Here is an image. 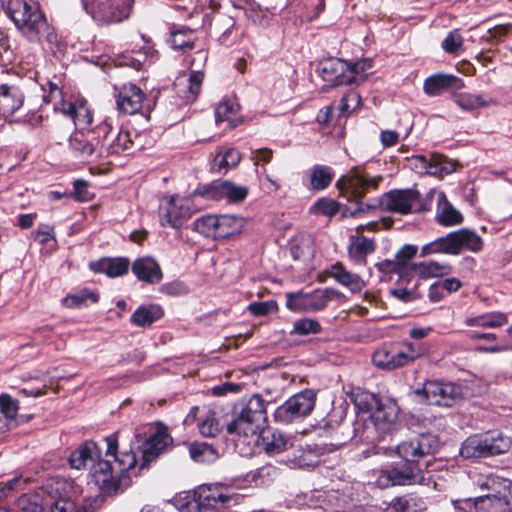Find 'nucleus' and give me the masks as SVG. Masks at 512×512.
Wrapping results in <instances>:
<instances>
[{
  "mask_svg": "<svg viewBox=\"0 0 512 512\" xmlns=\"http://www.w3.org/2000/svg\"><path fill=\"white\" fill-rule=\"evenodd\" d=\"M111 137V142L108 143L106 147V151L108 154H120L126 150H128L132 141L130 139V135L127 131H115Z\"/></svg>",
  "mask_w": 512,
  "mask_h": 512,
  "instance_id": "nucleus-53",
  "label": "nucleus"
},
{
  "mask_svg": "<svg viewBox=\"0 0 512 512\" xmlns=\"http://www.w3.org/2000/svg\"><path fill=\"white\" fill-rule=\"evenodd\" d=\"M479 512H510L509 499L492 498L490 495L478 497Z\"/></svg>",
  "mask_w": 512,
  "mask_h": 512,
  "instance_id": "nucleus-46",
  "label": "nucleus"
},
{
  "mask_svg": "<svg viewBox=\"0 0 512 512\" xmlns=\"http://www.w3.org/2000/svg\"><path fill=\"white\" fill-rule=\"evenodd\" d=\"M330 276L353 293L360 292L365 286L364 280L358 274L348 271L340 262L331 266Z\"/></svg>",
  "mask_w": 512,
  "mask_h": 512,
  "instance_id": "nucleus-28",
  "label": "nucleus"
},
{
  "mask_svg": "<svg viewBox=\"0 0 512 512\" xmlns=\"http://www.w3.org/2000/svg\"><path fill=\"white\" fill-rule=\"evenodd\" d=\"M336 295L331 288L312 293L291 292L286 294V307L294 312H314L325 308Z\"/></svg>",
  "mask_w": 512,
  "mask_h": 512,
  "instance_id": "nucleus-9",
  "label": "nucleus"
},
{
  "mask_svg": "<svg viewBox=\"0 0 512 512\" xmlns=\"http://www.w3.org/2000/svg\"><path fill=\"white\" fill-rule=\"evenodd\" d=\"M458 80L453 75L435 74L424 81L423 90L429 96H436L444 90L453 87Z\"/></svg>",
  "mask_w": 512,
  "mask_h": 512,
  "instance_id": "nucleus-34",
  "label": "nucleus"
},
{
  "mask_svg": "<svg viewBox=\"0 0 512 512\" xmlns=\"http://www.w3.org/2000/svg\"><path fill=\"white\" fill-rule=\"evenodd\" d=\"M87 14L98 24L120 23L131 13L134 0H81Z\"/></svg>",
  "mask_w": 512,
  "mask_h": 512,
  "instance_id": "nucleus-5",
  "label": "nucleus"
},
{
  "mask_svg": "<svg viewBox=\"0 0 512 512\" xmlns=\"http://www.w3.org/2000/svg\"><path fill=\"white\" fill-rule=\"evenodd\" d=\"M55 111H59L66 116H69L75 126L81 129L87 128L92 123V113L86 105L85 101L79 104H73L66 101H61L60 106L55 105Z\"/></svg>",
  "mask_w": 512,
  "mask_h": 512,
  "instance_id": "nucleus-22",
  "label": "nucleus"
},
{
  "mask_svg": "<svg viewBox=\"0 0 512 512\" xmlns=\"http://www.w3.org/2000/svg\"><path fill=\"white\" fill-rule=\"evenodd\" d=\"M351 399L358 410L363 412L372 413L376 407L380 406V398L378 396L360 389L352 393Z\"/></svg>",
  "mask_w": 512,
  "mask_h": 512,
  "instance_id": "nucleus-43",
  "label": "nucleus"
},
{
  "mask_svg": "<svg viewBox=\"0 0 512 512\" xmlns=\"http://www.w3.org/2000/svg\"><path fill=\"white\" fill-rule=\"evenodd\" d=\"M221 215L208 214L194 221V229L205 237L219 239Z\"/></svg>",
  "mask_w": 512,
  "mask_h": 512,
  "instance_id": "nucleus-36",
  "label": "nucleus"
},
{
  "mask_svg": "<svg viewBox=\"0 0 512 512\" xmlns=\"http://www.w3.org/2000/svg\"><path fill=\"white\" fill-rule=\"evenodd\" d=\"M387 479L392 485H414L424 481V476L418 465L410 464L402 468H392L387 471Z\"/></svg>",
  "mask_w": 512,
  "mask_h": 512,
  "instance_id": "nucleus-24",
  "label": "nucleus"
},
{
  "mask_svg": "<svg viewBox=\"0 0 512 512\" xmlns=\"http://www.w3.org/2000/svg\"><path fill=\"white\" fill-rule=\"evenodd\" d=\"M171 502L181 512H195L197 510L194 502V493L192 495L187 492L177 494Z\"/></svg>",
  "mask_w": 512,
  "mask_h": 512,
  "instance_id": "nucleus-59",
  "label": "nucleus"
},
{
  "mask_svg": "<svg viewBox=\"0 0 512 512\" xmlns=\"http://www.w3.org/2000/svg\"><path fill=\"white\" fill-rule=\"evenodd\" d=\"M452 237L454 241L456 255L462 250H469L471 252H480L483 248L482 238L473 230L462 228L453 231Z\"/></svg>",
  "mask_w": 512,
  "mask_h": 512,
  "instance_id": "nucleus-25",
  "label": "nucleus"
},
{
  "mask_svg": "<svg viewBox=\"0 0 512 512\" xmlns=\"http://www.w3.org/2000/svg\"><path fill=\"white\" fill-rule=\"evenodd\" d=\"M477 484L481 490H488L492 498H512V481L497 475H487L478 479Z\"/></svg>",
  "mask_w": 512,
  "mask_h": 512,
  "instance_id": "nucleus-23",
  "label": "nucleus"
},
{
  "mask_svg": "<svg viewBox=\"0 0 512 512\" xmlns=\"http://www.w3.org/2000/svg\"><path fill=\"white\" fill-rule=\"evenodd\" d=\"M398 417V408L394 403H382L376 407L371 414V421L375 430L384 437L385 434L392 432L396 427Z\"/></svg>",
  "mask_w": 512,
  "mask_h": 512,
  "instance_id": "nucleus-18",
  "label": "nucleus"
},
{
  "mask_svg": "<svg viewBox=\"0 0 512 512\" xmlns=\"http://www.w3.org/2000/svg\"><path fill=\"white\" fill-rule=\"evenodd\" d=\"M315 405V394L305 390L291 396L274 413L277 422L288 424L311 413Z\"/></svg>",
  "mask_w": 512,
  "mask_h": 512,
  "instance_id": "nucleus-7",
  "label": "nucleus"
},
{
  "mask_svg": "<svg viewBox=\"0 0 512 512\" xmlns=\"http://www.w3.org/2000/svg\"><path fill=\"white\" fill-rule=\"evenodd\" d=\"M99 296L88 290L83 289L75 294H70L63 299V303L69 308H80L98 302Z\"/></svg>",
  "mask_w": 512,
  "mask_h": 512,
  "instance_id": "nucleus-48",
  "label": "nucleus"
},
{
  "mask_svg": "<svg viewBox=\"0 0 512 512\" xmlns=\"http://www.w3.org/2000/svg\"><path fill=\"white\" fill-rule=\"evenodd\" d=\"M163 316L160 306H140L131 316V322L139 327H148Z\"/></svg>",
  "mask_w": 512,
  "mask_h": 512,
  "instance_id": "nucleus-38",
  "label": "nucleus"
},
{
  "mask_svg": "<svg viewBox=\"0 0 512 512\" xmlns=\"http://www.w3.org/2000/svg\"><path fill=\"white\" fill-rule=\"evenodd\" d=\"M17 508L19 512H42V506L33 501L30 496L23 495L17 501Z\"/></svg>",
  "mask_w": 512,
  "mask_h": 512,
  "instance_id": "nucleus-64",
  "label": "nucleus"
},
{
  "mask_svg": "<svg viewBox=\"0 0 512 512\" xmlns=\"http://www.w3.org/2000/svg\"><path fill=\"white\" fill-rule=\"evenodd\" d=\"M99 457L100 450L97 444L93 441H87L71 453L69 463L72 468L80 470L85 468L89 462L93 464L96 458Z\"/></svg>",
  "mask_w": 512,
  "mask_h": 512,
  "instance_id": "nucleus-27",
  "label": "nucleus"
},
{
  "mask_svg": "<svg viewBox=\"0 0 512 512\" xmlns=\"http://www.w3.org/2000/svg\"><path fill=\"white\" fill-rule=\"evenodd\" d=\"M24 102L22 90L14 84L0 85V110L4 116H11L19 110Z\"/></svg>",
  "mask_w": 512,
  "mask_h": 512,
  "instance_id": "nucleus-20",
  "label": "nucleus"
},
{
  "mask_svg": "<svg viewBox=\"0 0 512 512\" xmlns=\"http://www.w3.org/2000/svg\"><path fill=\"white\" fill-rule=\"evenodd\" d=\"M132 271L139 280L147 283H158L162 279L159 264L149 257L137 259L132 265Z\"/></svg>",
  "mask_w": 512,
  "mask_h": 512,
  "instance_id": "nucleus-26",
  "label": "nucleus"
},
{
  "mask_svg": "<svg viewBox=\"0 0 512 512\" xmlns=\"http://www.w3.org/2000/svg\"><path fill=\"white\" fill-rule=\"evenodd\" d=\"M113 126L112 123L106 119L104 122L99 124L95 130L89 131V135L91 137H95V141L100 140L99 144V155H101L104 151H106V147L109 142H111V137L113 136Z\"/></svg>",
  "mask_w": 512,
  "mask_h": 512,
  "instance_id": "nucleus-51",
  "label": "nucleus"
},
{
  "mask_svg": "<svg viewBox=\"0 0 512 512\" xmlns=\"http://www.w3.org/2000/svg\"><path fill=\"white\" fill-rule=\"evenodd\" d=\"M209 193L215 199L225 198L229 202L239 203L246 199L249 189L229 181H221L214 182L209 188Z\"/></svg>",
  "mask_w": 512,
  "mask_h": 512,
  "instance_id": "nucleus-21",
  "label": "nucleus"
},
{
  "mask_svg": "<svg viewBox=\"0 0 512 512\" xmlns=\"http://www.w3.org/2000/svg\"><path fill=\"white\" fill-rule=\"evenodd\" d=\"M239 106L231 100H222L215 109V118L218 124L227 122L229 128H234L239 123Z\"/></svg>",
  "mask_w": 512,
  "mask_h": 512,
  "instance_id": "nucleus-37",
  "label": "nucleus"
},
{
  "mask_svg": "<svg viewBox=\"0 0 512 512\" xmlns=\"http://www.w3.org/2000/svg\"><path fill=\"white\" fill-rule=\"evenodd\" d=\"M195 35L189 28H181L171 31L169 39L170 46L176 50H190L195 44Z\"/></svg>",
  "mask_w": 512,
  "mask_h": 512,
  "instance_id": "nucleus-42",
  "label": "nucleus"
},
{
  "mask_svg": "<svg viewBox=\"0 0 512 512\" xmlns=\"http://www.w3.org/2000/svg\"><path fill=\"white\" fill-rule=\"evenodd\" d=\"M487 450L489 456H495L508 452L511 449V440L502 434L486 435Z\"/></svg>",
  "mask_w": 512,
  "mask_h": 512,
  "instance_id": "nucleus-50",
  "label": "nucleus"
},
{
  "mask_svg": "<svg viewBox=\"0 0 512 512\" xmlns=\"http://www.w3.org/2000/svg\"><path fill=\"white\" fill-rule=\"evenodd\" d=\"M277 475V469L271 464L256 469L252 474L251 478L256 485H266L272 481Z\"/></svg>",
  "mask_w": 512,
  "mask_h": 512,
  "instance_id": "nucleus-57",
  "label": "nucleus"
},
{
  "mask_svg": "<svg viewBox=\"0 0 512 512\" xmlns=\"http://www.w3.org/2000/svg\"><path fill=\"white\" fill-rule=\"evenodd\" d=\"M376 245L373 239L351 235L349 238L348 254L354 261L365 262L367 255L373 253Z\"/></svg>",
  "mask_w": 512,
  "mask_h": 512,
  "instance_id": "nucleus-30",
  "label": "nucleus"
},
{
  "mask_svg": "<svg viewBox=\"0 0 512 512\" xmlns=\"http://www.w3.org/2000/svg\"><path fill=\"white\" fill-rule=\"evenodd\" d=\"M266 421L265 401L260 395L255 394L234 407L233 419L227 424L226 429L229 434L253 437L261 432Z\"/></svg>",
  "mask_w": 512,
  "mask_h": 512,
  "instance_id": "nucleus-2",
  "label": "nucleus"
},
{
  "mask_svg": "<svg viewBox=\"0 0 512 512\" xmlns=\"http://www.w3.org/2000/svg\"><path fill=\"white\" fill-rule=\"evenodd\" d=\"M7 14L20 33L36 42L48 30V23L39 5L32 0H9Z\"/></svg>",
  "mask_w": 512,
  "mask_h": 512,
  "instance_id": "nucleus-3",
  "label": "nucleus"
},
{
  "mask_svg": "<svg viewBox=\"0 0 512 512\" xmlns=\"http://www.w3.org/2000/svg\"><path fill=\"white\" fill-rule=\"evenodd\" d=\"M171 441L172 438L168 434L166 427L159 424L155 431L141 445L142 463L140 469L148 466L163 453Z\"/></svg>",
  "mask_w": 512,
  "mask_h": 512,
  "instance_id": "nucleus-13",
  "label": "nucleus"
},
{
  "mask_svg": "<svg viewBox=\"0 0 512 512\" xmlns=\"http://www.w3.org/2000/svg\"><path fill=\"white\" fill-rule=\"evenodd\" d=\"M463 37L458 30L451 31L442 42V48L449 54H454L459 51L463 45Z\"/></svg>",
  "mask_w": 512,
  "mask_h": 512,
  "instance_id": "nucleus-60",
  "label": "nucleus"
},
{
  "mask_svg": "<svg viewBox=\"0 0 512 512\" xmlns=\"http://www.w3.org/2000/svg\"><path fill=\"white\" fill-rule=\"evenodd\" d=\"M265 451L268 454L276 455L286 450L287 440L281 433H272L264 437Z\"/></svg>",
  "mask_w": 512,
  "mask_h": 512,
  "instance_id": "nucleus-56",
  "label": "nucleus"
},
{
  "mask_svg": "<svg viewBox=\"0 0 512 512\" xmlns=\"http://www.w3.org/2000/svg\"><path fill=\"white\" fill-rule=\"evenodd\" d=\"M348 70L349 63L338 58L326 59L319 65V72L322 78L327 82H332L334 85H351L355 83L354 77L348 74Z\"/></svg>",
  "mask_w": 512,
  "mask_h": 512,
  "instance_id": "nucleus-14",
  "label": "nucleus"
},
{
  "mask_svg": "<svg viewBox=\"0 0 512 512\" xmlns=\"http://www.w3.org/2000/svg\"><path fill=\"white\" fill-rule=\"evenodd\" d=\"M360 95L355 91L346 93L340 102L339 109L343 115L348 114L352 109L360 104Z\"/></svg>",
  "mask_w": 512,
  "mask_h": 512,
  "instance_id": "nucleus-63",
  "label": "nucleus"
},
{
  "mask_svg": "<svg viewBox=\"0 0 512 512\" xmlns=\"http://www.w3.org/2000/svg\"><path fill=\"white\" fill-rule=\"evenodd\" d=\"M321 324L310 318L298 319L293 323V328L290 331V335L308 336L314 335L321 332Z\"/></svg>",
  "mask_w": 512,
  "mask_h": 512,
  "instance_id": "nucleus-52",
  "label": "nucleus"
},
{
  "mask_svg": "<svg viewBox=\"0 0 512 512\" xmlns=\"http://www.w3.org/2000/svg\"><path fill=\"white\" fill-rule=\"evenodd\" d=\"M334 172L331 167L315 165L310 173V187L313 190H323L332 182Z\"/></svg>",
  "mask_w": 512,
  "mask_h": 512,
  "instance_id": "nucleus-41",
  "label": "nucleus"
},
{
  "mask_svg": "<svg viewBox=\"0 0 512 512\" xmlns=\"http://www.w3.org/2000/svg\"><path fill=\"white\" fill-rule=\"evenodd\" d=\"M382 180V176L371 177L360 167L350 169L347 174L338 179L336 187L340 193L348 201L356 202L357 208L350 212L352 216L364 210L361 199L365 197L370 189H377Z\"/></svg>",
  "mask_w": 512,
  "mask_h": 512,
  "instance_id": "nucleus-4",
  "label": "nucleus"
},
{
  "mask_svg": "<svg viewBox=\"0 0 512 512\" xmlns=\"http://www.w3.org/2000/svg\"><path fill=\"white\" fill-rule=\"evenodd\" d=\"M434 194L437 195L436 222L444 227L462 224L464 221L463 215L451 204L446 194L443 191L436 192L431 190L428 193V197L432 198Z\"/></svg>",
  "mask_w": 512,
  "mask_h": 512,
  "instance_id": "nucleus-16",
  "label": "nucleus"
},
{
  "mask_svg": "<svg viewBox=\"0 0 512 512\" xmlns=\"http://www.w3.org/2000/svg\"><path fill=\"white\" fill-rule=\"evenodd\" d=\"M241 158V154L234 148L221 147L213 159L212 168L219 173H225L236 167Z\"/></svg>",
  "mask_w": 512,
  "mask_h": 512,
  "instance_id": "nucleus-31",
  "label": "nucleus"
},
{
  "mask_svg": "<svg viewBox=\"0 0 512 512\" xmlns=\"http://www.w3.org/2000/svg\"><path fill=\"white\" fill-rule=\"evenodd\" d=\"M460 454L464 458L488 457L487 443L485 437H468L461 445Z\"/></svg>",
  "mask_w": 512,
  "mask_h": 512,
  "instance_id": "nucleus-39",
  "label": "nucleus"
},
{
  "mask_svg": "<svg viewBox=\"0 0 512 512\" xmlns=\"http://www.w3.org/2000/svg\"><path fill=\"white\" fill-rule=\"evenodd\" d=\"M67 486L66 482L61 481L50 486L46 503L50 506L51 512H85L67 494Z\"/></svg>",
  "mask_w": 512,
  "mask_h": 512,
  "instance_id": "nucleus-17",
  "label": "nucleus"
},
{
  "mask_svg": "<svg viewBox=\"0 0 512 512\" xmlns=\"http://www.w3.org/2000/svg\"><path fill=\"white\" fill-rule=\"evenodd\" d=\"M290 252L294 260H300L313 254V239L310 236H300L291 242Z\"/></svg>",
  "mask_w": 512,
  "mask_h": 512,
  "instance_id": "nucleus-49",
  "label": "nucleus"
},
{
  "mask_svg": "<svg viewBox=\"0 0 512 512\" xmlns=\"http://www.w3.org/2000/svg\"><path fill=\"white\" fill-rule=\"evenodd\" d=\"M190 457L200 463L213 462L217 458L214 448L205 442H195L189 446Z\"/></svg>",
  "mask_w": 512,
  "mask_h": 512,
  "instance_id": "nucleus-45",
  "label": "nucleus"
},
{
  "mask_svg": "<svg viewBox=\"0 0 512 512\" xmlns=\"http://www.w3.org/2000/svg\"><path fill=\"white\" fill-rule=\"evenodd\" d=\"M420 193L416 189H396L386 192L380 198V206L389 212L408 214L419 201Z\"/></svg>",
  "mask_w": 512,
  "mask_h": 512,
  "instance_id": "nucleus-11",
  "label": "nucleus"
},
{
  "mask_svg": "<svg viewBox=\"0 0 512 512\" xmlns=\"http://www.w3.org/2000/svg\"><path fill=\"white\" fill-rule=\"evenodd\" d=\"M470 338L472 340L477 339H487V342L490 343L489 346L486 347H479L478 350L482 352H488V353H496L507 350L506 346H500L496 343L497 336L494 333H477L473 332L470 334Z\"/></svg>",
  "mask_w": 512,
  "mask_h": 512,
  "instance_id": "nucleus-58",
  "label": "nucleus"
},
{
  "mask_svg": "<svg viewBox=\"0 0 512 512\" xmlns=\"http://www.w3.org/2000/svg\"><path fill=\"white\" fill-rule=\"evenodd\" d=\"M240 497L230 494L222 485H201L194 491L197 510L226 508L238 503Z\"/></svg>",
  "mask_w": 512,
  "mask_h": 512,
  "instance_id": "nucleus-8",
  "label": "nucleus"
},
{
  "mask_svg": "<svg viewBox=\"0 0 512 512\" xmlns=\"http://www.w3.org/2000/svg\"><path fill=\"white\" fill-rule=\"evenodd\" d=\"M492 102L491 99H485L482 95L461 93L455 97V103L463 110L472 111L480 107H486Z\"/></svg>",
  "mask_w": 512,
  "mask_h": 512,
  "instance_id": "nucleus-47",
  "label": "nucleus"
},
{
  "mask_svg": "<svg viewBox=\"0 0 512 512\" xmlns=\"http://www.w3.org/2000/svg\"><path fill=\"white\" fill-rule=\"evenodd\" d=\"M107 449L106 456L114 459V465L110 460L96 458L91 467V475L101 493L105 495L116 494L130 484V471L137 464L134 452H118V435L111 434L105 438Z\"/></svg>",
  "mask_w": 512,
  "mask_h": 512,
  "instance_id": "nucleus-1",
  "label": "nucleus"
},
{
  "mask_svg": "<svg viewBox=\"0 0 512 512\" xmlns=\"http://www.w3.org/2000/svg\"><path fill=\"white\" fill-rule=\"evenodd\" d=\"M246 225L245 218L233 214H222L219 239L233 238L240 235Z\"/></svg>",
  "mask_w": 512,
  "mask_h": 512,
  "instance_id": "nucleus-35",
  "label": "nucleus"
},
{
  "mask_svg": "<svg viewBox=\"0 0 512 512\" xmlns=\"http://www.w3.org/2000/svg\"><path fill=\"white\" fill-rule=\"evenodd\" d=\"M417 251V246L406 244L396 253L395 258L402 270L408 266L409 261L415 257Z\"/></svg>",
  "mask_w": 512,
  "mask_h": 512,
  "instance_id": "nucleus-62",
  "label": "nucleus"
},
{
  "mask_svg": "<svg viewBox=\"0 0 512 512\" xmlns=\"http://www.w3.org/2000/svg\"><path fill=\"white\" fill-rule=\"evenodd\" d=\"M413 270L421 278L443 277L451 273L452 267L446 263L425 261L411 265Z\"/></svg>",
  "mask_w": 512,
  "mask_h": 512,
  "instance_id": "nucleus-33",
  "label": "nucleus"
},
{
  "mask_svg": "<svg viewBox=\"0 0 512 512\" xmlns=\"http://www.w3.org/2000/svg\"><path fill=\"white\" fill-rule=\"evenodd\" d=\"M415 394L430 405L451 407L463 398L462 389L455 383L440 381H426Z\"/></svg>",
  "mask_w": 512,
  "mask_h": 512,
  "instance_id": "nucleus-6",
  "label": "nucleus"
},
{
  "mask_svg": "<svg viewBox=\"0 0 512 512\" xmlns=\"http://www.w3.org/2000/svg\"><path fill=\"white\" fill-rule=\"evenodd\" d=\"M339 211V204L335 200L328 198L318 199L310 208L309 212L313 215H323L332 217Z\"/></svg>",
  "mask_w": 512,
  "mask_h": 512,
  "instance_id": "nucleus-55",
  "label": "nucleus"
},
{
  "mask_svg": "<svg viewBox=\"0 0 512 512\" xmlns=\"http://www.w3.org/2000/svg\"><path fill=\"white\" fill-rule=\"evenodd\" d=\"M435 447L436 440L432 435L421 434L398 444L396 453L407 463L417 465L421 459L431 455Z\"/></svg>",
  "mask_w": 512,
  "mask_h": 512,
  "instance_id": "nucleus-10",
  "label": "nucleus"
},
{
  "mask_svg": "<svg viewBox=\"0 0 512 512\" xmlns=\"http://www.w3.org/2000/svg\"><path fill=\"white\" fill-rule=\"evenodd\" d=\"M203 79V72L191 71L188 78L178 77L174 85L179 92H181L180 87L183 86L182 97L186 102H193L201 91Z\"/></svg>",
  "mask_w": 512,
  "mask_h": 512,
  "instance_id": "nucleus-29",
  "label": "nucleus"
},
{
  "mask_svg": "<svg viewBox=\"0 0 512 512\" xmlns=\"http://www.w3.org/2000/svg\"><path fill=\"white\" fill-rule=\"evenodd\" d=\"M436 253L456 255L451 232L444 237L437 238L436 240L424 245L421 249L420 256L424 257Z\"/></svg>",
  "mask_w": 512,
  "mask_h": 512,
  "instance_id": "nucleus-40",
  "label": "nucleus"
},
{
  "mask_svg": "<svg viewBox=\"0 0 512 512\" xmlns=\"http://www.w3.org/2000/svg\"><path fill=\"white\" fill-rule=\"evenodd\" d=\"M508 322V317L502 312H489L477 316L467 317L465 324L471 327L497 328Z\"/></svg>",
  "mask_w": 512,
  "mask_h": 512,
  "instance_id": "nucleus-32",
  "label": "nucleus"
},
{
  "mask_svg": "<svg viewBox=\"0 0 512 512\" xmlns=\"http://www.w3.org/2000/svg\"><path fill=\"white\" fill-rule=\"evenodd\" d=\"M145 99L144 92L135 84H124L116 94V105L119 112L134 115L141 111Z\"/></svg>",
  "mask_w": 512,
  "mask_h": 512,
  "instance_id": "nucleus-15",
  "label": "nucleus"
},
{
  "mask_svg": "<svg viewBox=\"0 0 512 512\" xmlns=\"http://www.w3.org/2000/svg\"><path fill=\"white\" fill-rule=\"evenodd\" d=\"M99 271L109 277H119L128 272L129 260L127 258L104 259L99 262Z\"/></svg>",
  "mask_w": 512,
  "mask_h": 512,
  "instance_id": "nucleus-44",
  "label": "nucleus"
},
{
  "mask_svg": "<svg viewBox=\"0 0 512 512\" xmlns=\"http://www.w3.org/2000/svg\"><path fill=\"white\" fill-rule=\"evenodd\" d=\"M0 409L6 418L14 419L18 411V402L7 394L0 395Z\"/></svg>",
  "mask_w": 512,
  "mask_h": 512,
  "instance_id": "nucleus-61",
  "label": "nucleus"
},
{
  "mask_svg": "<svg viewBox=\"0 0 512 512\" xmlns=\"http://www.w3.org/2000/svg\"><path fill=\"white\" fill-rule=\"evenodd\" d=\"M191 215L189 201L171 196L159 206V218L162 226L180 227Z\"/></svg>",
  "mask_w": 512,
  "mask_h": 512,
  "instance_id": "nucleus-12",
  "label": "nucleus"
},
{
  "mask_svg": "<svg viewBox=\"0 0 512 512\" xmlns=\"http://www.w3.org/2000/svg\"><path fill=\"white\" fill-rule=\"evenodd\" d=\"M95 141V137H91L89 133L76 131L69 138V149L75 157L88 159L91 156L99 155L100 140Z\"/></svg>",
  "mask_w": 512,
  "mask_h": 512,
  "instance_id": "nucleus-19",
  "label": "nucleus"
},
{
  "mask_svg": "<svg viewBox=\"0 0 512 512\" xmlns=\"http://www.w3.org/2000/svg\"><path fill=\"white\" fill-rule=\"evenodd\" d=\"M199 432L204 437H215L221 432V425L214 412H207L198 423Z\"/></svg>",
  "mask_w": 512,
  "mask_h": 512,
  "instance_id": "nucleus-54",
  "label": "nucleus"
}]
</instances>
